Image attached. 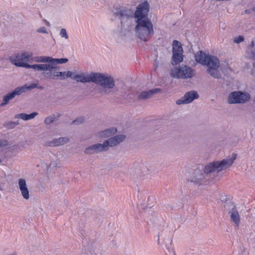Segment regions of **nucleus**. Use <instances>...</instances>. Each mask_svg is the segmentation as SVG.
I'll list each match as a JSON object with an SVG mask.
<instances>
[{"mask_svg":"<svg viewBox=\"0 0 255 255\" xmlns=\"http://www.w3.org/2000/svg\"><path fill=\"white\" fill-rule=\"evenodd\" d=\"M237 154L232 153L222 160L213 161L206 164L203 170L196 169L191 174L188 180L195 184L204 183L209 174L218 173L230 168L236 159Z\"/></svg>","mask_w":255,"mask_h":255,"instance_id":"nucleus-1","label":"nucleus"},{"mask_svg":"<svg viewBox=\"0 0 255 255\" xmlns=\"http://www.w3.org/2000/svg\"><path fill=\"white\" fill-rule=\"evenodd\" d=\"M99 137L108 138L102 143L95 144L87 147L85 152L93 154L104 151H107L110 147H114L125 141L127 138L126 132L122 128H106L100 132Z\"/></svg>","mask_w":255,"mask_h":255,"instance_id":"nucleus-2","label":"nucleus"},{"mask_svg":"<svg viewBox=\"0 0 255 255\" xmlns=\"http://www.w3.org/2000/svg\"><path fill=\"white\" fill-rule=\"evenodd\" d=\"M32 53L25 52L12 55L9 59L12 64L18 67L32 68L37 71H48V72L43 73L46 78L55 79V77H60V76H63L64 78L65 74H66L67 77L71 76L72 73L71 71L54 72L56 68L48 64H28V62H30V60L32 59Z\"/></svg>","mask_w":255,"mask_h":255,"instance_id":"nucleus-3","label":"nucleus"},{"mask_svg":"<svg viewBox=\"0 0 255 255\" xmlns=\"http://www.w3.org/2000/svg\"><path fill=\"white\" fill-rule=\"evenodd\" d=\"M149 5L147 1L139 4L134 12L137 24L135 30L139 38L144 41L149 40L154 34L153 24L147 17Z\"/></svg>","mask_w":255,"mask_h":255,"instance_id":"nucleus-4","label":"nucleus"},{"mask_svg":"<svg viewBox=\"0 0 255 255\" xmlns=\"http://www.w3.org/2000/svg\"><path fill=\"white\" fill-rule=\"evenodd\" d=\"M70 77L72 79L75 80L77 82L82 83L93 82L96 84H100L104 88H112L114 85V79L108 75H105L100 73H92L90 74H86L82 73L81 74L73 75ZM61 79H64L68 77L66 76V74L64 75V78L63 76H60Z\"/></svg>","mask_w":255,"mask_h":255,"instance_id":"nucleus-5","label":"nucleus"},{"mask_svg":"<svg viewBox=\"0 0 255 255\" xmlns=\"http://www.w3.org/2000/svg\"><path fill=\"white\" fill-rule=\"evenodd\" d=\"M196 61L208 67V72L213 77L219 78L220 76L218 68L220 65V61L215 56L209 55L201 51L195 55Z\"/></svg>","mask_w":255,"mask_h":255,"instance_id":"nucleus-6","label":"nucleus"},{"mask_svg":"<svg viewBox=\"0 0 255 255\" xmlns=\"http://www.w3.org/2000/svg\"><path fill=\"white\" fill-rule=\"evenodd\" d=\"M170 74L172 77L184 79L193 77L195 71L191 67L184 65L178 68H174L171 70Z\"/></svg>","mask_w":255,"mask_h":255,"instance_id":"nucleus-7","label":"nucleus"},{"mask_svg":"<svg viewBox=\"0 0 255 255\" xmlns=\"http://www.w3.org/2000/svg\"><path fill=\"white\" fill-rule=\"evenodd\" d=\"M172 51V64L173 65H176L181 62L183 60V50L180 42L177 40L173 41Z\"/></svg>","mask_w":255,"mask_h":255,"instance_id":"nucleus-8","label":"nucleus"},{"mask_svg":"<svg viewBox=\"0 0 255 255\" xmlns=\"http://www.w3.org/2000/svg\"><path fill=\"white\" fill-rule=\"evenodd\" d=\"M249 94L241 92H234L230 94L228 97V102L230 104L244 103L250 99Z\"/></svg>","mask_w":255,"mask_h":255,"instance_id":"nucleus-9","label":"nucleus"},{"mask_svg":"<svg viewBox=\"0 0 255 255\" xmlns=\"http://www.w3.org/2000/svg\"><path fill=\"white\" fill-rule=\"evenodd\" d=\"M35 87V85L30 86L29 87H27L26 86H23L22 87H18L15 89V90L12 92H10L8 93L6 95H5L3 99L2 103H1V105H6L9 100L12 99L16 95H19L21 94L22 93L26 91V90L28 89H33Z\"/></svg>","mask_w":255,"mask_h":255,"instance_id":"nucleus-10","label":"nucleus"},{"mask_svg":"<svg viewBox=\"0 0 255 255\" xmlns=\"http://www.w3.org/2000/svg\"><path fill=\"white\" fill-rule=\"evenodd\" d=\"M26 143L25 142H21L16 145H12L6 139L0 140V148L2 149L12 148L13 150H16L17 152L21 151L26 147Z\"/></svg>","mask_w":255,"mask_h":255,"instance_id":"nucleus-11","label":"nucleus"},{"mask_svg":"<svg viewBox=\"0 0 255 255\" xmlns=\"http://www.w3.org/2000/svg\"><path fill=\"white\" fill-rule=\"evenodd\" d=\"M18 188L22 198L28 200L30 198V193L25 179L20 178L18 180Z\"/></svg>","mask_w":255,"mask_h":255,"instance_id":"nucleus-12","label":"nucleus"},{"mask_svg":"<svg viewBox=\"0 0 255 255\" xmlns=\"http://www.w3.org/2000/svg\"><path fill=\"white\" fill-rule=\"evenodd\" d=\"M114 14L121 18L132 17L133 12L131 9L121 6L114 7L113 10Z\"/></svg>","mask_w":255,"mask_h":255,"instance_id":"nucleus-13","label":"nucleus"},{"mask_svg":"<svg viewBox=\"0 0 255 255\" xmlns=\"http://www.w3.org/2000/svg\"><path fill=\"white\" fill-rule=\"evenodd\" d=\"M198 98V95L195 91H190L186 93L184 97L176 101L177 105L188 104L192 102L194 99Z\"/></svg>","mask_w":255,"mask_h":255,"instance_id":"nucleus-14","label":"nucleus"},{"mask_svg":"<svg viewBox=\"0 0 255 255\" xmlns=\"http://www.w3.org/2000/svg\"><path fill=\"white\" fill-rule=\"evenodd\" d=\"M69 141V138L67 137H62L58 138H55L49 143L50 146H58L63 145Z\"/></svg>","mask_w":255,"mask_h":255,"instance_id":"nucleus-15","label":"nucleus"},{"mask_svg":"<svg viewBox=\"0 0 255 255\" xmlns=\"http://www.w3.org/2000/svg\"><path fill=\"white\" fill-rule=\"evenodd\" d=\"M161 91L159 88H156L149 90L148 91H144L141 92L138 96V98L139 100H145L151 97V96L155 93H157Z\"/></svg>","mask_w":255,"mask_h":255,"instance_id":"nucleus-16","label":"nucleus"},{"mask_svg":"<svg viewBox=\"0 0 255 255\" xmlns=\"http://www.w3.org/2000/svg\"><path fill=\"white\" fill-rule=\"evenodd\" d=\"M230 217L232 221L237 226H239L240 224L241 219L239 213L237 209L234 206L232 210L230 211Z\"/></svg>","mask_w":255,"mask_h":255,"instance_id":"nucleus-17","label":"nucleus"},{"mask_svg":"<svg viewBox=\"0 0 255 255\" xmlns=\"http://www.w3.org/2000/svg\"><path fill=\"white\" fill-rule=\"evenodd\" d=\"M37 115V113L34 112L30 114L25 113H21L15 116L16 119H21L24 121L29 120L33 119Z\"/></svg>","mask_w":255,"mask_h":255,"instance_id":"nucleus-18","label":"nucleus"},{"mask_svg":"<svg viewBox=\"0 0 255 255\" xmlns=\"http://www.w3.org/2000/svg\"><path fill=\"white\" fill-rule=\"evenodd\" d=\"M32 58L30 62L34 61L36 62H50V61L52 60V58L48 56L32 57Z\"/></svg>","mask_w":255,"mask_h":255,"instance_id":"nucleus-19","label":"nucleus"},{"mask_svg":"<svg viewBox=\"0 0 255 255\" xmlns=\"http://www.w3.org/2000/svg\"><path fill=\"white\" fill-rule=\"evenodd\" d=\"M68 61V59L67 58H60V59H53L50 61V62H56L57 63L62 64L66 63Z\"/></svg>","mask_w":255,"mask_h":255,"instance_id":"nucleus-20","label":"nucleus"},{"mask_svg":"<svg viewBox=\"0 0 255 255\" xmlns=\"http://www.w3.org/2000/svg\"><path fill=\"white\" fill-rule=\"evenodd\" d=\"M52 161L50 163V166L55 167L57 165V157L55 155H53L51 157Z\"/></svg>","mask_w":255,"mask_h":255,"instance_id":"nucleus-21","label":"nucleus"},{"mask_svg":"<svg viewBox=\"0 0 255 255\" xmlns=\"http://www.w3.org/2000/svg\"><path fill=\"white\" fill-rule=\"evenodd\" d=\"M55 120V117L50 116L45 119L44 122L46 125H50L54 122Z\"/></svg>","mask_w":255,"mask_h":255,"instance_id":"nucleus-22","label":"nucleus"},{"mask_svg":"<svg viewBox=\"0 0 255 255\" xmlns=\"http://www.w3.org/2000/svg\"><path fill=\"white\" fill-rule=\"evenodd\" d=\"M60 34L61 37H65L66 39L68 38V35L67 33L66 30L65 28L61 29Z\"/></svg>","mask_w":255,"mask_h":255,"instance_id":"nucleus-23","label":"nucleus"},{"mask_svg":"<svg viewBox=\"0 0 255 255\" xmlns=\"http://www.w3.org/2000/svg\"><path fill=\"white\" fill-rule=\"evenodd\" d=\"M244 40V38L242 35H239L238 37L235 38L234 41L235 43H239L241 42H243Z\"/></svg>","mask_w":255,"mask_h":255,"instance_id":"nucleus-24","label":"nucleus"},{"mask_svg":"<svg viewBox=\"0 0 255 255\" xmlns=\"http://www.w3.org/2000/svg\"><path fill=\"white\" fill-rule=\"evenodd\" d=\"M84 122V118L83 117H79L74 120L73 123L75 124L83 123Z\"/></svg>","mask_w":255,"mask_h":255,"instance_id":"nucleus-25","label":"nucleus"},{"mask_svg":"<svg viewBox=\"0 0 255 255\" xmlns=\"http://www.w3.org/2000/svg\"><path fill=\"white\" fill-rule=\"evenodd\" d=\"M6 255H18L16 253H10V254H8Z\"/></svg>","mask_w":255,"mask_h":255,"instance_id":"nucleus-26","label":"nucleus"},{"mask_svg":"<svg viewBox=\"0 0 255 255\" xmlns=\"http://www.w3.org/2000/svg\"><path fill=\"white\" fill-rule=\"evenodd\" d=\"M45 24L47 25V26H50V23L48 21H47V20H45Z\"/></svg>","mask_w":255,"mask_h":255,"instance_id":"nucleus-27","label":"nucleus"},{"mask_svg":"<svg viewBox=\"0 0 255 255\" xmlns=\"http://www.w3.org/2000/svg\"><path fill=\"white\" fill-rule=\"evenodd\" d=\"M43 29H44V28H43V29H42V30H41V29H39V30H38V32H45V31L43 30Z\"/></svg>","mask_w":255,"mask_h":255,"instance_id":"nucleus-28","label":"nucleus"},{"mask_svg":"<svg viewBox=\"0 0 255 255\" xmlns=\"http://www.w3.org/2000/svg\"><path fill=\"white\" fill-rule=\"evenodd\" d=\"M43 29H44V28H43V29H42V30H41V29H39V30H38V32H45V31L43 30Z\"/></svg>","mask_w":255,"mask_h":255,"instance_id":"nucleus-29","label":"nucleus"},{"mask_svg":"<svg viewBox=\"0 0 255 255\" xmlns=\"http://www.w3.org/2000/svg\"><path fill=\"white\" fill-rule=\"evenodd\" d=\"M2 190V187L1 184L0 183V190Z\"/></svg>","mask_w":255,"mask_h":255,"instance_id":"nucleus-30","label":"nucleus"},{"mask_svg":"<svg viewBox=\"0 0 255 255\" xmlns=\"http://www.w3.org/2000/svg\"><path fill=\"white\" fill-rule=\"evenodd\" d=\"M2 161L1 159H0V164L1 163Z\"/></svg>","mask_w":255,"mask_h":255,"instance_id":"nucleus-31","label":"nucleus"}]
</instances>
